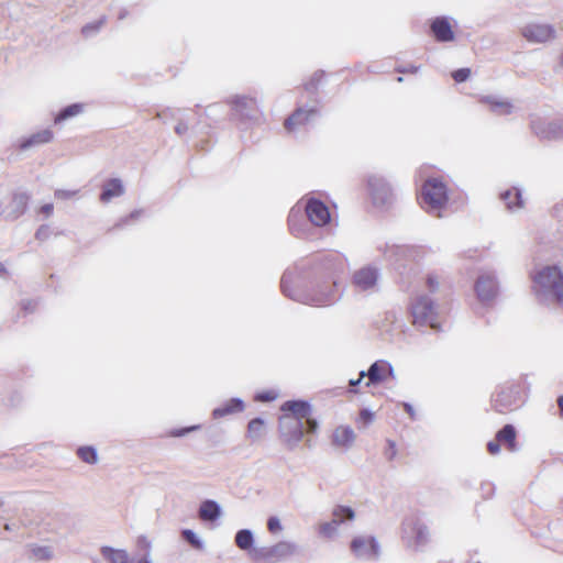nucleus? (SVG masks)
Masks as SVG:
<instances>
[{
  "instance_id": "obj_13",
  "label": "nucleus",
  "mask_w": 563,
  "mask_h": 563,
  "mask_svg": "<svg viewBox=\"0 0 563 563\" xmlns=\"http://www.w3.org/2000/svg\"><path fill=\"white\" fill-rule=\"evenodd\" d=\"M474 291L478 301L484 306H490L499 294V283L494 272H482L475 284Z\"/></svg>"
},
{
  "instance_id": "obj_22",
  "label": "nucleus",
  "mask_w": 563,
  "mask_h": 563,
  "mask_svg": "<svg viewBox=\"0 0 563 563\" xmlns=\"http://www.w3.org/2000/svg\"><path fill=\"white\" fill-rule=\"evenodd\" d=\"M124 194V186L120 178H109L104 180L101 192L100 201L103 203L110 202L113 198L121 197Z\"/></svg>"
},
{
  "instance_id": "obj_38",
  "label": "nucleus",
  "mask_w": 563,
  "mask_h": 563,
  "mask_svg": "<svg viewBox=\"0 0 563 563\" xmlns=\"http://www.w3.org/2000/svg\"><path fill=\"white\" fill-rule=\"evenodd\" d=\"M201 429V424H192L188 427H180V428H173L167 431V437L170 438H181L186 437L187 434L198 431Z\"/></svg>"
},
{
  "instance_id": "obj_23",
  "label": "nucleus",
  "mask_w": 563,
  "mask_h": 563,
  "mask_svg": "<svg viewBox=\"0 0 563 563\" xmlns=\"http://www.w3.org/2000/svg\"><path fill=\"white\" fill-rule=\"evenodd\" d=\"M244 408V400L240 397H233L224 401L221 406L214 408L211 416L213 419H220L229 415L242 412Z\"/></svg>"
},
{
  "instance_id": "obj_59",
  "label": "nucleus",
  "mask_w": 563,
  "mask_h": 563,
  "mask_svg": "<svg viewBox=\"0 0 563 563\" xmlns=\"http://www.w3.org/2000/svg\"><path fill=\"white\" fill-rule=\"evenodd\" d=\"M43 212L46 213V214H49L53 210V206L52 205H45L43 206L42 208Z\"/></svg>"
},
{
  "instance_id": "obj_31",
  "label": "nucleus",
  "mask_w": 563,
  "mask_h": 563,
  "mask_svg": "<svg viewBox=\"0 0 563 563\" xmlns=\"http://www.w3.org/2000/svg\"><path fill=\"white\" fill-rule=\"evenodd\" d=\"M77 456L89 465H95L98 462V451L93 445H81L76 450Z\"/></svg>"
},
{
  "instance_id": "obj_19",
  "label": "nucleus",
  "mask_w": 563,
  "mask_h": 563,
  "mask_svg": "<svg viewBox=\"0 0 563 563\" xmlns=\"http://www.w3.org/2000/svg\"><path fill=\"white\" fill-rule=\"evenodd\" d=\"M102 558L109 563H153L148 555L139 559H131L130 554L124 549H115L110 545H102L100 548Z\"/></svg>"
},
{
  "instance_id": "obj_17",
  "label": "nucleus",
  "mask_w": 563,
  "mask_h": 563,
  "mask_svg": "<svg viewBox=\"0 0 563 563\" xmlns=\"http://www.w3.org/2000/svg\"><path fill=\"white\" fill-rule=\"evenodd\" d=\"M521 35L531 43H545L555 37V29L551 24L529 23L521 29Z\"/></svg>"
},
{
  "instance_id": "obj_54",
  "label": "nucleus",
  "mask_w": 563,
  "mask_h": 563,
  "mask_svg": "<svg viewBox=\"0 0 563 563\" xmlns=\"http://www.w3.org/2000/svg\"><path fill=\"white\" fill-rule=\"evenodd\" d=\"M188 131V123L184 120H179L177 125L175 126V132L178 135H184Z\"/></svg>"
},
{
  "instance_id": "obj_58",
  "label": "nucleus",
  "mask_w": 563,
  "mask_h": 563,
  "mask_svg": "<svg viewBox=\"0 0 563 563\" xmlns=\"http://www.w3.org/2000/svg\"><path fill=\"white\" fill-rule=\"evenodd\" d=\"M128 15H129V11L123 8L118 13V20H124Z\"/></svg>"
},
{
  "instance_id": "obj_37",
  "label": "nucleus",
  "mask_w": 563,
  "mask_h": 563,
  "mask_svg": "<svg viewBox=\"0 0 563 563\" xmlns=\"http://www.w3.org/2000/svg\"><path fill=\"white\" fill-rule=\"evenodd\" d=\"M325 76L324 70H317L312 74L310 79L303 84V88L307 92L316 95L319 88L320 82Z\"/></svg>"
},
{
  "instance_id": "obj_40",
  "label": "nucleus",
  "mask_w": 563,
  "mask_h": 563,
  "mask_svg": "<svg viewBox=\"0 0 563 563\" xmlns=\"http://www.w3.org/2000/svg\"><path fill=\"white\" fill-rule=\"evenodd\" d=\"M278 393L274 389L257 391L254 396V400L258 402H272L277 399Z\"/></svg>"
},
{
  "instance_id": "obj_51",
  "label": "nucleus",
  "mask_w": 563,
  "mask_h": 563,
  "mask_svg": "<svg viewBox=\"0 0 563 563\" xmlns=\"http://www.w3.org/2000/svg\"><path fill=\"white\" fill-rule=\"evenodd\" d=\"M178 112H180V110H179V109H177V110H173V109L167 108V109L163 110L162 112H159V113L157 114V117H158L159 119H162V120L165 122V121H166L167 119H169V118H176V114H177Z\"/></svg>"
},
{
  "instance_id": "obj_36",
  "label": "nucleus",
  "mask_w": 563,
  "mask_h": 563,
  "mask_svg": "<svg viewBox=\"0 0 563 563\" xmlns=\"http://www.w3.org/2000/svg\"><path fill=\"white\" fill-rule=\"evenodd\" d=\"M265 421L261 417L253 418L247 424V434L254 441L260 439L263 433Z\"/></svg>"
},
{
  "instance_id": "obj_28",
  "label": "nucleus",
  "mask_w": 563,
  "mask_h": 563,
  "mask_svg": "<svg viewBox=\"0 0 563 563\" xmlns=\"http://www.w3.org/2000/svg\"><path fill=\"white\" fill-rule=\"evenodd\" d=\"M298 552V545L290 541H279L271 547L273 559L283 560Z\"/></svg>"
},
{
  "instance_id": "obj_15",
  "label": "nucleus",
  "mask_w": 563,
  "mask_h": 563,
  "mask_svg": "<svg viewBox=\"0 0 563 563\" xmlns=\"http://www.w3.org/2000/svg\"><path fill=\"white\" fill-rule=\"evenodd\" d=\"M333 519L329 522H323L319 528V533L324 538H332L336 534L338 527L341 523L351 521L355 517L354 510L350 506H336L333 509Z\"/></svg>"
},
{
  "instance_id": "obj_7",
  "label": "nucleus",
  "mask_w": 563,
  "mask_h": 563,
  "mask_svg": "<svg viewBox=\"0 0 563 563\" xmlns=\"http://www.w3.org/2000/svg\"><path fill=\"white\" fill-rule=\"evenodd\" d=\"M384 260L399 275H405L411 269L419 250L412 245L386 244L383 250Z\"/></svg>"
},
{
  "instance_id": "obj_45",
  "label": "nucleus",
  "mask_w": 563,
  "mask_h": 563,
  "mask_svg": "<svg viewBox=\"0 0 563 563\" xmlns=\"http://www.w3.org/2000/svg\"><path fill=\"white\" fill-rule=\"evenodd\" d=\"M136 544H137L139 549L143 550L142 556L148 555V559H152L151 558V542L147 540V538L145 536H140L136 540Z\"/></svg>"
},
{
  "instance_id": "obj_57",
  "label": "nucleus",
  "mask_w": 563,
  "mask_h": 563,
  "mask_svg": "<svg viewBox=\"0 0 563 563\" xmlns=\"http://www.w3.org/2000/svg\"><path fill=\"white\" fill-rule=\"evenodd\" d=\"M363 378H364V377H361V376L358 375V378H356V379H350L349 384H350V386H351V391L356 393L355 387H356V386H358V385L362 383Z\"/></svg>"
},
{
  "instance_id": "obj_29",
  "label": "nucleus",
  "mask_w": 563,
  "mask_h": 563,
  "mask_svg": "<svg viewBox=\"0 0 563 563\" xmlns=\"http://www.w3.org/2000/svg\"><path fill=\"white\" fill-rule=\"evenodd\" d=\"M484 103L489 104L490 110L498 114H510L512 112V103L508 100H498L493 96H484L482 98Z\"/></svg>"
},
{
  "instance_id": "obj_47",
  "label": "nucleus",
  "mask_w": 563,
  "mask_h": 563,
  "mask_svg": "<svg viewBox=\"0 0 563 563\" xmlns=\"http://www.w3.org/2000/svg\"><path fill=\"white\" fill-rule=\"evenodd\" d=\"M386 444L387 446L384 451V456L386 457V460L393 461L397 455L396 443L393 440L388 439L386 441Z\"/></svg>"
},
{
  "instance_id": "obj_8",
  "label": "nucleus",
  "mask_w": 563,
  "mask_h": 563,
  "mask_svg": "<svg viewBox=\"0 0 563 563\" xmlns=\"http://www.w3.org/2000/svg\"><path fill=\"white\" fill-rule=\"evenodd\" d=\"M367 191L372 205L380 210L390 209L396 200L390 184L379 175H369L367 177Z\"/></svg>"
},
{
  "instance_id": "obj_52",
  "label": "nucleus",
  "mask_w": 563,
  "mask_h": 563,
  "mask_svg": "<svg viewBox=\"0 0 563 563\" xmlns=\"http://www.w3.org/2000/svg\"><path fill=\"white\" fill-rule=\"evenodd\" d=\"M487 451L492 455L498 454L500 452V442L497 441L496 438H495V440L489 441L487 443Z\"/></svg>"
},
{
  "instance_id": "obj_46",
  "label": "nucleus",
  "mask_w": 563,
  "mask_h": 563,
  "mask_svg": "<svg viewBox=\"0 0 563 563\" xmlns=\"http://www.w3.org/2000/svg\"><path fill=\"white\" fill-rule=\"evenodd\" d=\"M267 529L271 533H277V532L282 531L283 526H282L279 518L276 516H271L267 519Z\"/></svg>"
},
{
  "instance_id": "obj_12",
  "label": "nucleus",
  "mask_w": 563,
  "mask_h": 563,
  "mask_svg": "<svg viewBox=\"0 0 563 563\" xmlns=\"http://www.w3.org/2000/svg\"><path fill=\"white\" fill-rule=\"evenodd\" d=\"M531 132L541 141L563 140V119L548 121L540 117H531Z\"/></svg>"
},
{
  "instance_id": "obj_5",
  "label": "nucleus",
  "mask_w": 563,
  "mask_h": 563,
  "mask_svg": "<svg viewBox=\"0 0 563 563\" xmlns=\"http://www.w3.org/2000/svg\"><path fill=\"white\" fill-rule=\"evenodd\" d=\"M412 324L418 328H430L435 332L442 331L439 321L438 305L426 294L419 295L410 303Z\"/></svg>"
},
{
  "instance_id": "obj_43",
  "label": "nucleus",
  "mask_w": 563,
  "mask_h": 563,
  "mask_svg": "<svg viewBox=\"0 0 563 563\" xmlns=\"http://www.w3.org/2000/svg\"><path fill=\"white\" fill-rule=\"evenodd\" d=\"M252 556L255 560H271L273 559L271 553V547H262L252 549Z\"/></svg>"
},
{
  "instance_id": "obj_32",
  "label": "nucleus",
  "mask_w": 563,
  "mask_h": 563,
  "mask_svg": "<svg viewBox=\"0 0 563 563\" xmlns=\"http://www.w3.org/2000/svg\"><path fill=\"white\" fill-rule=\"evenodd\" d=\"M411 532L413 534L416 545L420 547L427 543L429 530L424 523L420 521L411 522Z\"/></svg>"
},
{
  "instance_id": "obj_33",
  "label": "nucleus",
  "mask_w": 563,
  "mask_h": 563,
  "mask_svg": "<svg viewBox=\"0 0 563 563\" xmlns=\"http://www.w3.org/2000/svg\"><path fill=\"white\" fill-rule=\"evenodd\" d=\"M53 139V133L49 130H43L32 134L25 142L21 144V148L29 146L48 143Z\"/></svg>"
},
{
  "instance_id": "obj_42",
  "label": "nucleus",
  "mask_w": 563,
  "mask_h": 563,
  "mask_svg": "<svg viewBox=\"0 0 563 563\" xmlns=\"http://www.w3.org/2000/svg\"><path fill=\"white\" fill-rule=\"evenodd\" d=\"M426 286L430 294H434L439 290L440 282L435 273H429L426 277Z\"/></svg>"
},
{
  "instance_id": "obj_20",
  "label": "nucleus",
  "mask_w": 563,
  "mask_h": 563,
  "mask_svg": "<svg viewBox=\"0 0 563 563\" xmlns=\"http://www.w3.org/2000/svg\"><path fill=\"white\" fill-rule=\"evenodd\" d=\"M320 115L317 107H297V109L285 120V128L292 131L297 125H305Z\"/></svg>"
},
{
  "instance_id": "obj_2",
  "label": "nucleus",
  "mask_w": 563,
  "mask_h": 563,
  "mask_svg": "<svg viewBox=\"0 0 563 563\" xmlns=\"http://www.w3.org/2000/svg\"><path fill=\"white\" fill-rule=\"evenodd\" d=\"M331 221L329 207L316 197H308L297 202L288 213L290 233L300 240L313 241L319 236V228Z\"/></svg>"
},
{
  "instance_id": "obj_27",
  "label": "nucleus",
  "mask_w": 563,
  "mask_h": 563,
  "mask_svg": "<svg viewBox=\"0 0 563 563\" xmlns=\"http://www.w3.org/2000/svg\"><path fill=\"white\" fill-rule=\"evenodd\" d=\"M355 440V433L349 426L338 427L332 434V443L336 446L350 448Z\"/></svg>"
},
{
  "instance_id": "obj_53",
  "label": "nucleus",
  "mask_w": 563,
  "mask_h": 563,
  "mask_svg": "<svg viewBox=\"0 0 563 563\" xmlns=\"http://www.w3.org/2000/svg\"><path fill=\"white\" fill-rule=\"evenodd\" d=\"M401 406L412 421L417 420V412L410 402L404 401L401 402Z\"/></svg>"
},
{
  "instance_id": "obj_14",
  "label": "nucleus",
  "mask_w": 563,
  "mask_h": 563,
  "mask_svg": "<svg viewBox=\"0 0 563 563\" xmlns=\"http://www.w3.org/2000/svg\"><path fill=\"white\" fill-rule=\"evenodd\" d=\"M352 553L360 560L376 561L380 555V545L374 536H357L350 543Z\"/></svg>"
},
{
  "instance_id": "obj_55",
  "label": "nucleus",
  "mask_w": 563,
  "mask_h": 563,
  "mask_svg": "<svg viewBox=\"0 0 563 563\" xmlns=\"http://www.w3.org/2000/svg\"><path fill=\"white\" fill-rule=\"evenodd\" d=\"M70 115V106L66 107L56 118L55 122L58 123Z\"/></svg>"
},
{
  "instance_id": "obj_18",
  "label": "nucleus",
  "mask_w": 563,
  "mask_h": 563,
  "mask_svg": "<svg viewBox=\"0 0 563 563\" xmlns=\"http://www.w3.org/2000/svg\"><path fill=\"white\" fill-rule=\"evenodd\" d=\"M430 33L439 43L452 42L455 38L450 18L445 15L435 16L430 21Z\"/></svg>"
},
{
  "instance_id": "obj_24",
  "label": "nucleus",
  "mask_w": 563,
  "mask_h": 563,
  "mask_svg": "<svg viewBox=\"0 0 563 563\" xmlns=\"http://www.w3.org/2000/svg\"><path fill=\"white\" fill-rule=\"evenodd\" d=\"M499 198L509 211H516L523 207L522 190L519 187L501 191Z\"/></svg>"
},
{
  "instance_id": "obj_48",
  "label": "nucleus",
  "mask_w": 563,
  "mask_h": 563,
  "mask_svg": "<svg viewBox=\"0 0 563 563\" xmlns=\"http://www.w3.org/2000/svg\"><path fill=\"white\" fill-rule=\"evenodd\" d=\"M374 418H375L374 412L371 409L363 408L360 411V420L365 426H368L369 423H372L374 421Z\"/></svg>"
},
{
  "instance_id": "obj_60",
  "label": "nucleus",
  "mask_w": 563,
  "mask_h": 563,
  "mask_svg": "<svg viewBox=\"0 0 563 563\" xmlns=\"http://www.w3.org/2000/svg\"><path fill=\"white\" fill-rule=\"evenodd\" d=\"M558 406L560 408L561 415H563V395L558 398Z\"/></svg>"
},
{
  "instance_id": "obj_3",
  "label": "nucleus",
  "mask_w": 563,
  "mask_h": 563,
  "mask_svg": "<svg viewBox=\"0 0 563 563\" xmlns=\"http://www.w3.org/2000/svg\"><path fill=\"white\" fill-rule=\"evenodd\" d=\"M532 292L539 303L563 305V273L558 265H547L532 276Z\"/></svg>"
},
{
  "instance_id": "obj_34",
  "label": "nucleus",
  "mask_w": 563,
  "mask_h": 563,
  "mask_svg": "<svg viewBox=\"0 0 563 563\" xmlns=\"http://www.w3.org/2000/svg\"><path fill=\"white\" fill-rule=\"evenodd\" d=\"M107 18L100 16L98 20L89 22L81 27V34L86 38L96 36L101 27L104 25Z\"/></svg>"
},
{
  "instance_id": "obj_49",
  "label": "nucleus",
  "mask_w": 563,
  "mask_h": 563,
  "mask_svg": "<svg viewBox=\"0 0 563 563\" xmlns=\"http://www.w3.org/2000/svg\"><path fill=\"white\" fill-rule=\"evenodd\" d=\"M420 69V66L410 64L408 66H397L395 71L398 74H417Z\"/></svg>"
},
{
  "instance_id": "obj_6",
  "label": "nucleus",
  "mask_w": 563,
  "mask_h": 563,
  "mask_svg": "<svg viewBox=\"0 0 563 563\" xmlns=\"http://www.w3.org/2000/svg\"><path fill=\"white\" fill-rule=\"evenodd\" d=\"M420 199L421 206L427 212L441 210L449 201L446 184L439 177L428 178L422 185Z\"/></svg>"
},
{
  "instance_id": "obj_39",
  "label": "nucleus",
  "mask_w": 563,
  "mask_h": 563,
  "mask_svg": "<svg viewBox=\"0 0 563 563\" xmlns=\"http://www.w3.org/2000/svg\"><path fill=\"white\" fill-rule=\"evenodd\" d=\"M143 213L142 209H135L130 214L121 218L113 227L112 230L121 229L129 225L132 221L137 220Z\"/></svg>"
},
{
  "instance_id": "obj_11",
  "label": "nucleus",
  "mask_w": 563,
  "mask_h": 563,
  "mask_svg": "<svg viewBox=\"0 0 563 563\" xmlns=\"http://www.w3.org/2000/svg\"><path fill=\"white\" fill-rule=\"evenodd\" d=\"M278 432L287 449L294 450L303 438L306 432V422L282 413L278 421Z\"/></svg>"
},
{
  "instance_id": "obj_4",
  "label": "nucleus",
  "mask_w": 563,
  "mask_h": 563,
  "mask_svg": "<svg viewBox=\"0 0 563 563\" xmlns=\"http://www.w3.org/2000/svg\"><path fill=\"white\" fill-rule=\"evenodd\" d=\"M525 401L523 384L515 380L498 385L490 398L492 408L499 413L517 410Z\"/></svg>"
},
{
  "instance_id": "obj_61",
  "label": "nucleus",
  "mask_w": 563,
  "mask_h": 563,
  "mask_svg": "<svg viewBox=\"0 0 563 563\" xmlns=\"http://www.w3.org/2000/svg\"><path fill=\"white\" fill-rule=\"evenodd\" d=\"M396 81H397V82H402V81H404V78H402L401 76H399V77H397V78H396Z\"/></svg>"
},
{
  "instance_id": "obj_62",
  "label": "nucleus",
  "mask_w": 563,
  "mask_h": 563,
  "mask_svg": "<svg viewBox=\"0 0 563 563\" xmlns=\"http://www.w3.org/2000/svg\"><path fill=\"white\" fill-rule=\"evenodd\" d=\"M560 64H561V66L563 67V53L561 54Z\"/></svg>"
},
{
  "instance_id": "obj_50",
  "label": "nucleus",
  "mask_w": 563,
  "mask_h": 563,
  "mask_svg": "<svg viewBox=\"0 0 563 563\" xmlns=\"http://www.w3.org/2000/svg\"><path fill=\"white\" fill-rule=\"evenodd\" d=\"M481 490L483 494V498L488 499L493 497L495 493V486L493 483H482Z\"/></svg>"
},
{
  "instance_id": "obj_41",
  "label": "nucleus",
  "mask_w": 563,
  "mask_h": 563,
  "mask_svg": "<svg viewBox=\"0 0 563 563\" xmlns=\"http://www.w3.org/2000/svg\"><path fill=\"white\" fill-rule=\"evenodd\" d=\"M52 553L46 547H34L31 549V558L34 560H48Z\"/></svg>"
},
{
  "instance_id": "obj_25",
  "label": "nucleus",
  "mask_w": 563,
  "mask_h": 563,
  "mask_svg": "<svg viewBox=\"0 0 563 563\" xmlns=\"http://www.w3.org/2000/svg\"><path fill=\"white\" fill-rule=\"evenodd\" d=\"M222 514L221 506L213 499H205L198 510L200 520L213 522L220 518Z\"/></svg>"
},
{
  "instance_id": "obj_30",
  "label": "nucleus",
  "mask_w": 563,
  "mask_h": 563,
  "mask_svg": "<svg viewBox=\"0 0 563 563\" xmlns=\"http://www.w3.org/2000/svg\"><path fill=\"white\" fill-rule=\"evenodd\" d=\"M234 542L243 551H251L254 547V534L250 529H240L235 533Z\"/></svg>"
},
{
  "instance_id": "obj_44",
  "label": "nucleus",
  "mask_w": 563,
  "mask_h": 563,
  "mask_svg": "<svg viewBox=\"0 0 563 563\" xmlns=\"http://www.w3.org/2000/svg\"><path fill=\"white\" fill-rule=\"evenodd\" d=\"M471 76V69L467 67L457 68L452 73V78L455 82L461 84L466 81Z\"/></svg>"
},
{
  "instance_id": "obj_21",
  "label": "nucleus",
  "mask_w": 563,
  "mask_h": 563,
  "mask_svg": "<svg viewBox=\"0 0 563 563\" xmlns=\"http://www.w3.org/2000/svg\"><path fill=\"white\" fill-rule=\"evenodd\" d=\"M378 279V269L372 266H366L356 271L353 275L354 285L361 290H368L373 288Z\"/></svg>"
},
{
  "instance_id": "obj_35",
  "label": "nucleus",
  "mask_w": 563,
  "mask_h": 563,
  "mask_svg": "<svg viewBox=\"0 0 563 563\" xmlns=\"http://www.w3.org/2000/svg\"><path fill=\"white\" fill-rule=\"evenodd\" d=\"M181 538H183L184 541H186L188 544H190L191 548H194L195 550L202 551L205 549V542L191 529H183L181 530Z\"/></svg>"
},
{
  "instance_id": "obj_16",
  "label": "nucleus",
  "mask_w": 563,
  "mask_h": 563,
  "mask_svg": "<svg viewBox=\"0 0 563 563\" xmlns=\"http://www.w3.org/2000/svg\"><path fill=\"white\" fill-rule=\"evenodd\" d=\"M361 377H368L365 383L366 387L378 385L387 379V377H394L393 365L385 360L375 361L367 371L360 372Z\"/></svg>"
},
{
  "instance_id": "obj_56",
  "label": "nucleus",
  "mask_w": 563,
  "mask_h": 563,
  "mask_svg": "<svg viewBox=\"0 0 563 563\" xmlns=\"http://www.w3.org/2000/svg\"><path fill=\"white\" fill-rule=\"evenodd\" d=\"M84 104L79 102H73V117L82 112Z\"/></svg>"
},
{
  "instance_id": "obj_10",
  "label": "nucleus",
  "mask_w": 563,
  "mask_h": 563,
  "mask_svg": "<svg viewBox=\"0 0 563 563\" xmlns=\"http://www.w3.org/2000/svg\"><path fill=\"white\" fill-rule=\"evenodd\" d=\"M283 415H288L306 422V433H316L319 429V421L312 416V406L305 399H291L280 406Z\"/></svg>"
},
{
  "instance_id": "obj_26",
  "label": "nucleus",
  "mask_w": 563,
  "mask_h": 563,
  "mask_svg": "<svg viewBox=\"0 0 563 563\" xmlns=\"http://www.w3.org/2000/svg\"><path fill=\"white\" fill-rule=\"evenodd\" d=\"M516 438H517L516 428L510 423L505 424L496 433L497 441L504 442L506 448L510 452H516L518 450V444H517Z\"/></svg>"
},
{
  "instance_id": "obj_1",
  "label": "nucleus",
  "mask_w": 563,
  "mask_h": 563,
  "mask_svg": "<svg viewBox=\"0 0 563 563\" xmlns=\"http://www.w3.org/2000/svg\"><path fill=\"white\" fill-rule=\"evenodd\" d=\"M344 271L345 260L340 253L302 257L285 269L280 290L285 297L303 305L332 306L342 296L340 276Z\"/></svg>"
},
{
  "instance_id": "obj_9",
  "label": "nucleus",
  "mask_w": 563,
  "mask_h": 563,
  "mask_svg": "<svg viewBox=\"0 0 563 563\" xmlns=\"http://www.w3.org/2000/svg\"><path fill=\"white\" fill-rule=\"evenodd\" d=\"M228 102L231 106V119L239 125L246 128L256 120L258 109L254 98L236 95Z\"/></svg>"
}]
</instances>
